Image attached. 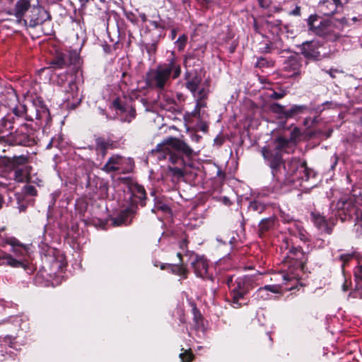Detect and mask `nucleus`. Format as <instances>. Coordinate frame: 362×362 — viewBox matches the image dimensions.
Returning <instances> with one entry per match:
<instances>
[{"label":"nucleus","mask_w":362,"mask_h":362,"mask_svg":"<svg viewBox=\"0 0 362 362\" xmlns=\"http://www.w3.org/2000/svg\"><path fill=\"white\" fill-rule=\"evenodd\" d=\"M152 153L159 160L168 159L172 164L176 165L175 167L170 166L168 173L177 180L184 177L185 173L181 167L185 165V162L182 156L187 158L193 156L194 151L184 141L170 137L158 144Z\"/></svg>","instance_id":"obj_1"},{"label":"nucleus","mask_w":362,"mask_h":362,"mask_svg":"<svg viewBox=\"0 0 362 362\" xmlns=\"http://www.w3.org/2000/svg\"><path fill=\"white\" fill-rule=\"evenodd\" d=\"M181 74V66L175 51L164 63L151 69L146 74V83L151 89L158 91L165 90L171 84L172 79H176Z\"/></svg>","instance_id":"obj_2"},{"label":"nucleus","mask_w":362,"mask_h":362,"mask_svg":"<svg viewBox=\"0 0 362 362\" xmlns=\"http://www.w3.org/2000/svg\"><path fill=\"white\" fill-rule=\"evenodd\" d=\"M287 250L284 260L287 272L282 274L284 284H286L288 281H298L306 262V255L300 247H290L287 240L281 246V250Z\"/></svg>","instance_id":"obj_3"},{"label":"nucleus","mask_w":362,"mask_h":362,"mask_svg":"<svg viewBox=\"0 0 362 362\" xmlns=\"http://www.w3.org/2000/svg\"><path fill=\"white\" fill-rule=\"evenodd\" d=\"M359 198L353 194L342 195L337 202L330 204L329 210L336 219L342 222L355 217L356 223L362 222V210L359 209Z\"/></svg>","instance_id":"obj_4"},{"label":"nucleus","mask_w":362,"mask_h":362,"mask_svg":"<svg viewBox=\"0 0 362 362\" xmlns=\"http://www.w3.org/2000/svg\"><path fill=\"white\" fill-rule=\"evenodd\" d=\"M346 23L344 18L341 20L321 19L316 15H312L308 19L309 30L329 41H335L340 37L343 25Z\"/></svg>","instance_id":"obj_5"},{"label":"nucleus","mask_w":362,"mask_h":362,"mask_svg":"<svg viewBox=\"0 0 362 362\" xmlns=\"http://www.w3.org/2000/svg\"><path fill=\"white\" fill-rule=\"evenodd\" d=\"M285 141L275 139L272 143L264 146L261 149L265 163L270 168L274 179L281 180V168L284 163L283 153H289L291 151L284 144Z\"/></svg>","instance_id":"obj_6"},{"label":"nucleus","mask_w":362,"mask_h":362,"mask_svg":"<svg viewBox=\"0 0 362 362\" xmlns=\"http://www.w3.org/2000/svg\"><path fill=\"white\" fill-rule=\"evenodd\" d=\"M310 175V170L307 168L306 162L293 157L284 162L280 175L281 180L277 181L297 187V182L301 185L303 181H308Z\"/></svg>","instance_id":"obj_7"},{"label":"nucleus","mask_w":362,"mask_h":362,"mask_svg":"<svg viewBox=\"0 0 362 362\" xmlns=\"http://www.w3.org/2000/svg\"><path fill=\"white\" fill-rule=\"evenodd\" d=\"M5 243L11 246V253L0 250V265L23 268L26 270L29 264L26 258L28 247L13 237L7 238Z\"/></svg>","instance_id":"obj_8"},{"label":"nucleus","mask_w":362,"mask_h":362,"mask_svg":"<svg viewBox=\"0 0 362 362\" xmlns=\"http://www.w3.org/2000/svg\"><path fill=\"white\" fill-rule=\"evenodd\" d=\"M226 283L231 296L232 305L238 308L241 306V300L255 287V278L252 276H228Z\"/></svg>","instance_id":"obj_9"},{"label":"nucleus","mask_w":362,"mask_h":362,"mask_svg":"<svg viewBox=\"0 0 362 362\" xmlns=\"http://www.w3.org/2000/svg\"><path fill=\"white\" fill-rule=\"evenodd\" d=\"M132 204L127 209L121 211L117 216L112 220L114 226H119L130 224L132 218L137 209L136 204H140L142 206H145L146 191L143 186L135 185L132 188Z\"/></svg>","instance_id":"obj_10"},{"label":"nucleus","mask_w":362,"mask_h":362,"mask_svg":"<svg viewBox=\"0 0 362 362\" xmlns=\"http://www.w3.org/2000/svg\"><path fill=\"white\" fill-rule=\"evenodd\" d=\"M28 158L25 156H14L8 163L13 169V180L17 182H25L30 179L31 168L27 165Z\"/></svg>","instance_id":"obj_11"},{"label":"nucleus","mask_w":362,"mask_h":362,"mask_svg":"<svg viewBox=\"0 0 362 362\" xmlns=\"http://www.w3.org/2000/svg\"><path fill=\"white\" fill-rule=\"evenodd\" d=\"M35 142L33 129L26 124H22L15 132H11L7 139V143L11 145L32 146Z\"/></svg>","instance_id":"obj_12"},{"label":"nucleus","mask_w":362,"mask_h":362,"mask_svg":"<svg viewBox=\"0 0 362 362\" xmlns=\"http://www.w3.org/2000/svg\"><path fill=\"white\" fill-rule=\"evenodd\" d=\"M49 13L40 6H33L28 15L24 19L25 23L28 26L35 28L50 19Z\"/></svg>","instance_id":"obj_13"},{"label":"nucleus","mask_w":362,"mask_h":362,"mask_svg":"<svg viewBox=\"0 0 362 362\" xmlns=\"http://www.w3.org/2000/svg\"><path fill=\"white\" fill-rule=\"evenodd\" d=\"M301 54L309 60H320L322 58V45L316 40L305 41L298 46Z\"/></svg>","instance_id":"obj_14"},{"label":"nucleus","mask_w":362,"mask_h":362,"mask_svg":"<svg viewBox=\"0 0 362 362\" xmlns=\"http://www.w3.org/2000/svg\"><path fill=\"white\" fill-rule=\"evenodd\" d=\"M76 60H78V58L76 56L72 58L70 54L57 52L55 55L49 62V68L54 70L62 69L72 64H74Z\"/></svg>","instance_id":"obj_15"},{"label":"nucleus","mask_w":362,"mask_h":362,"mask_svg":"<svg viewBox=\"0 0 362 362\" xmlns=\"http://www.w3.org/2000/svg\"><path fill=\"white\" fill-rule=\"evenodd\" d=\"M312 221L315 226L322 231L327 234H331L332 232V227L335 225L336 218L332 214L328 219L322 216L318 212H313L311 214Z\"/></svg>","instance_id":"obj_16"},{"label":"nucleus","mask_w":362,"mask_h":362,"mask_svg":"<svg viewBox=\"0 0 362 362\" xmlns=\"http://www.w3.org/2000/svg\"><path fill=\"white\" fill-rule=\"evenodd\" d=\"M190 259H192V267L197 276L202 279H211V276L208 274V262L204 257H199L192 253Z\"/></svg>","instance_id":"obj_17"},{"label":"nucleus","mask_w":362,"mask_h":362,"mask_svg":"<svg viewBox=\"0 0 362 362\" xmlns=\"http://www.w3.org/2000/svg\"><path fill=\"white\" fill-rule=\"evenodd\" d=\"M66 98L64 101L67 103V106L71 108L76 107L81 101V97L79 94L76 83L71 80L68 83V87L65 89Z\"/></svg>","instance_id":"obj_18"},{"label":"nucleus","mask_w":362,"mask_h":362,"mask_svg":"<svg viewBox=\"0 0 362 362\" xmlns=\"http://www.w3.org/2000/svg\"><path fill=\"white\" fill-rule=\"evenodd\" d=\"M14 117L11 114H7L0 120V144L7 143V139L11 135L10 132L13 127Z\"/></svg>","instance_id":"obj_19"},{"label":"nucleus","mask_w":362,"mask_h":362,"mask_svg":"<svg viewBox=\"0 0 362 362\" xmlns=\"http://www.w3.org/2000/svg\"><path fill=\"white\" fill-rule=\"evenodd\" d=\"M209 90L206 88H202L199 90L198 93L193 95L196 100V105L194 110L192 112V115L195 117L201 118L202 109L206 107V100L208 97Z\"/></svg>","instance_id":"obj_20"},{"label":"nucleus","mask_w":362,"mask_h":362,"mask_svg":"<svg viewBox=\"0 0 362 362\" xmlns=\"http://www.w3.org/2000/svg\"><path fill=\"white\" fill-rule=\"evenodd\" d=\"M112 147V141L105 137L99 136L95 139V150L98 158L102 160L107 154L108 149Z\"/></svg>","instance_id":"obj_21"},{"label":"nucleus","mask_w":362,"mask_h":362,"mask_svg":"<svg viewBox=\"0 0 362 362\" xmlns=\"http://www.w3.org/2000/svg\"><path fill=\"white\" fill-rule=\"evenodd\" d=\"M300 129L298 127H295L291 130L290 136L288 138L283 136H279L276 139H281L285 141L286 143L285 144H284V146L291 152L293 151L296 145L297 141L300 139Z\"/></svg>","instance_id":"obj_22"},{"label":"nucleus","mask_w":362,"mask_h":362,"mask_svg":"<svg viewBox=\"0 0 362 362\" xmlns=\"http://www.w3.org/2000/svg\"><path fill=\"white\" fill-rule=\"evenodd\" d=\"M32 7L30 0H18L11 14H13L18 19H22Z\"/></svg>","instance_id":"obj_23"},{"label":"nucleus","mask_w":362,"mask_h":362,"mask_svg":"<svg viewBox=\"0 0 362 362\" xmlns=\"http://www.w3.org/2000/svg\"><path fill=\"white\" fill-rule=\"evenodd\" d=\"M123 164V158L119 155H113L110 157L107 162L102 168V170L106 173L117 171Z\"/></svg>","instance_id":"obj_24"},{"label":"nucleus","mask_w":362,"mask_h":362,"mask_svg":"<svg viewBox=\"0 0 362 362\" xmlns=\"http://www.w3.org/2000/svg\"><path fill=\"white\" fill-rule=\"evenodd\" d=\"M301 66L300 59L297 53L288 57L284 62V69L287 71L298 72Z\"/></svg>","instance_id":"obj_25"},{"label":"nucleus","mask_w":362,"mask_h":362,"mask_svg":"<svg viewBox=\"0 0 362 362\" xmlns=\"http://www.w3.org/2000/svg\"><path fill=\"white\" fill-rule=\"evenodd\" d=\"M276 221L274 216L262 219L259 223L258 233L259 237H263L264 233L274 229Z\"/></svg>","instance_id":"obj_26"},{"label":"nucleus","mask_w":362,"mask_h":362,"mask_svg":"<svg viewBox=\"0 0 362 362\" xmlns=\"http://www.w3.org/2000/svg\"><path fill=\"white\" fill-rule=\"evenodd\" d=\"M319 11L325 16H331L335 13L337 8L331 0H322L318 4Z\"/></svg>","instance_id":"obj_27"},{"label":"nucleus","mask_w":362,"mask_h":362,"mask_svg":"<svg viewBox=\"0 0 362 362\" xmlns=\"http://www.w3.org/2000/svg\"><path fill=\"white\" fill-rule=\"evenodd\" d=\"M117 107L121 111L119 117L122 122H131L135 118L136 110L133 107L122 108L119 105H118Z\"/></svg>","instance_id":"obj_28"},{"label":"nucleus","mask_w":362,"mask_h":362,"mask_svg":"<svg viewBox=\"0 0 362 362\" xmlns=\"http://www.w3.org/2000/svg\"><path fill=\"white\" fill-rule=\"evenodd\" d=\"M307 110L308 107L306 105H293L290 109L286 110V119L303 114Z\"/></svg>","instance_id":"obj_29"},{"label":"nucleus","mask_w":362,"mask_h":362,"mask_svg":"<svg viewBox=\"0 0 362 362\" xmlns=\"http://www.w3.org/2000/svg\"><path fill=\"white\" fill-rule=\"evenodd\" d=\"M201 78L195 76L189 79L186 83L187 88L192 92L193 95L194 93H198L199 90H200L202 88H204L203 86H201Z\"/></svg>","instance_id":"obj_30"},{"label":"nucleus","mask_w":362,"mask_h":362,"mask_svg":"<svg viewBox=\"0 0 362 362\" xmlns=\"http://www.w3.org/2000/svg\"><path fill=\"white\" fill-rule=\"evenodd\" d=\"M269 110L278 115V117L281 119H286V110L284 105H281L279 103H274L269 105Z\"/></svg>","instance_id":"obj_31"},{"label":"nucleus","mask_w":362,"mask_h":362,"mask_svg":"<svg viewBox=\"0 0 362 362\" xmlns=\"http://www.w3.org/2000/svg\"><path fill=\"white\" fill-rule=\"evenodd\" d=\"M270 291L274 293L279 292V287L276 285H266L264 287L259 288L257 291V296L263 300L267 299V296H263V293Z\"/></svg>","instance_id":"obj_32"},{"label":"nucleus","mask_w":362,"mask_h":362,"mask_svg":"<svg viewBox=\"0 0 362 362\" xmlns=\"http://www.w3.org/2000/svg\"><path fill=\"white\" fill-rule=\"evenodd\" d=\"M267 206L266 204L259 200H254L250 202L248 208L250 211L261 214L267 209Z\"/></svg>","instance_id":"obj_33"},{"label":"nucleus","mask_w":362,"mask_h":362,"mask_svg":"<svg viewBox=\"0 0 362 362\" xmlns=\"http://www.w3.org/2000/svg\"><path fill=\"white\" fill-rule=\"evenodd\" d=\"M158 92L160 93L159 97L166 103V105H165L164 107L166 110H170L175 104V99L168 95L165 90Z\"/></svg>","instance_id":"obj_34"},{"label":"nucleus","mask_w":362,"mask_h":362,"mask_svg":"<svg viewBox=\"0 0 362 362\" xmlns=\"http://www.w3.org/2000/svg\"><path fill=\"white\" fill-rule=\"evenodd\" d=\"M188 37L185 34L180 35L177 40L175 42V47L179 52H182L187 43Z\"/></svg>","instance_id":"obj_35"},{"label":"nucleus","mask_w":362,"mask_h":362,"mask_svg":"<svg viewBox=\"0 0 362 362\" xmlns=\"http://www.w3.org/2000/svg\"><path fill=\"white\" fill-rule=\"evenodd\" d=\"M36 119L39 120H45V124L48 125L50 121L49 112L48 109L42 108L40 112L37 111Z\"/></svg>","instance_id":"obj_36"},{"label":"nucleus","mask_w":362,"mask_h":362,"mask_svg":"<svg viewBox=\"0 0 362 362\" xmlns=\"http://www.w3.org/2000/svg\"><path fill=\"white\" fill-rule=\"evenodd\" d=\"M294 226L296 227V232L293 231L295 235L298 236L302 241H307L308 237H307V232L305 230L301 227L298 223H294Z\"/></svg>","instance_id":"obj_37"},{"label":"nucleus","mask_w":362,"mask_h":362,"mask_svg":"<svg viewBox=\"0 0 362 362\" xmlns=\"http://www.w3.org/2000/svg\"><path fill=\"white\" fill-rule=\"evenodd\" d=\"M23 194L25 196L34 197L37 195V189L35 187L30 185H25L23 189Z\"/></svg>","instance_id":"obj_38"},{"label":"nucleus","mask_w":362,"mask_h":362,"mask_svg":"<svg viewBox=\"0 0 362 362\" xmlns=\"http://www.w3.org/2000/svg\"><path fill=\"white\" fill-rule=\"evenodd\" d=\"M155 204L154 207L152 209L153 212H155L156 210H160L162 211H168L169 209V207L163 204L162 202L157 200L156 198H155Z\"/></svg>","instance_id":"obj_39"},{"label":"nucleus","mask_w":362,"mask_h":362,"mask_svg":"<svg viewBox=\"0 0 362 362\" xmlns=\"http://www.w3.org/2000/svg\"><path fill=\"white\" fill-rule=\"evenodd\" d=\"M26 112V107L24 105L20 104L13 108V113L16 117H22Z\"/></svg>","instance_id":"obj_40"},{"label":"nucleus","mask_w":362,"mask_h":362,"mask_svg":"<svg viewBox=\"0 0 362 362\" xmlns=\"http://www.w3.org/2000/svg\"><path fill=\"white\" fill-rule=\"evenodd\" d=\"M286 95L285 90H280L279 92L273 91L272 93L268 95V98L274 100H279L283 98Z\"/></svg>","instance_id":"obj_41"},{"label":"nucleus","mask_w":362,"mask_h":362,"mask_svg":"<svg viewBox=\"0 0 362 362\" xmlns=\"http://www.w3.org/2000/svg\"><path fill=\"white\" fill-rule=\"evenodd\" d=\"M180 358L182 362H190L192 361L194 356L190 351H186L180 354Z\"/></svg>","instance_id":"obj_42"},{"label":"nucleus","mask_w":362,"mask_h":362,"mask_svg":"<svg viewBox=\"0 0 362 362\" xmlns=\"http://www.w3.org/2000/svg\"><path fill=\"white\" fill-rule=\"evenodd\" d=\"M99 189L100 190V197L104 198L107 196L108 185L107 183L100 181Z\"/></svg>","instance_id":"obj_43"},{"label":"nucleus","mask_w":362,"mask_h":362,"mask_svg":"<svg viewBox=\"0 0 362 362\" xmlns=\"http://www.w3.org/2000/svg\"><path fill=\"white\" fill-rule=\"evenodd\" d=\"M272 62L268 61L267 59L264 57H259L257 59L256 66L257 67H269L271 66Z\"/></svg>","instance_id":"obj_44"},{"label":"nucleus","mask_w":362,"mask_h":362,"mask_svg":"<svg viewBox=\"0 0 362 362\" xmlns=\"http://www.w3.org/2000/svg\"><path fill=\"white\" fill-rule=\"evenodd\" d=\"M145 48H146L148 54L149 55H152V54H155V52L156 51V48H157L156 43L153 42V43L146 44L145 45Z\"/></svg>","instance_id":"obj_45"},{"label":"nucleus","mask_w":362,"mask_h":362,"mask_svg":"<svg viewBox=\"0 0 362 362\" xmlns=\"http://www.w3.org/2000/svg\"><path fill=\"white\" fill-rule=\"evenodd\" d=\"M280 218L281 221H284V223H290L293 220L292 216H291L288 214H286V212L281 210H280Z\"/></svg>","instance_id":"obj_46"},{"label":"nucleus","mask_w":362,"mask_h":362,"mask_svg":"<svg viewBox=\"0 0 362 362\" xmlns=\"http://www.w3.org/2000/svg\"><path fill=\"white\" fill-rule=\"evenodd\" d=\"M150 23H151V25H153L155 28L162 29V30L165 29V26L161 22L151 21Z\"/></svg>","instance_id":"obj_47"},{"label":"nucleus","mask_w":362,"mask_h":362,"mask_svg":"<svg viewBox=\"0 0 362 362\" xmlns=\"http://www.w3.org/2000/svg\"><path fill=\"white\" fill-rule=\"evenodd\" d=\"M260 7L263 8H268L270 5V0H257Z\"/></svg>","instance_id":"obj_48"},{"label":"nucleus","mask_w":362,"mask_h":362,"mask_svg":"<svg viewBox=\"0 0 362 362\" xmlns=\"http://www.w3.org/2000/svg\"><path fill=\"white\" fill-rule=\"evenodd\" d=\"M334 4L336 5V7L338 8H342L343 5L346 4L348 2L347 0H344L343 1L342 0H331Z\"/></svg>","instance_id":"obj_49"},{"label":"nucleus","mask_w":362,"mask_h":362,"mask_svg":"<svg viewBox=\"0 0 362 362\" xmlns=\"http://www.w3.org/2000/svg\"><path fill=\"white\" fill-rule=\"evenodd\" d=\"M190 137L192 141L196 143H198L202 139V136L200 135L193 132L190 134Z\"/></svg>","instance_id":"obj_50"},{"label":"nucleus","mask_w":362,"mask_h":362,"mask_svg":"<svg viewBox=\"0 0 362 362\" xmlns=\"http://www.w3.org/2000/svg\"><path fill=\"white\" fill-rule=\"evenodd\" d=\"M338 156L334 154L332 158H331V160H332V165H331V169H334L335 168V166L337 165V163H338Z\"/></svg>","instance_id":"obj_51"},{"label":"nucleus","mask_w":362,"mask_h":362,"mask_svg":"<svg viewBox=\"0 0 362 362\" xmlns=\"http://www.w3.org/2000/svg\"><path fill=\"white\" fill-rule=\"evenodd\" d=\"M338 156L334 154L332 158H331V160H332V165H331V169H334L335 168V166L337 165V163H338Z\"/></svg>","instance_id":"obj_52"},{"label":"nucleus","mask_w":362,"mask_h":362,"mask_svg":"<svg viewBox=\"0 0 362 362\" xmlns=\"http://www.w3.org/2000/svg\"><path fill=\"white\" fill-rule=\"evenodd\" d=\"M291 15L298 16L300 15V7L296 6V8L290 12Z\"/></svg>","instance_id":"obj_53"},{"label":"nucleus","mask_w":362,"mask_h":362,"mask_svg":"<svg viewBox=\"0 0 362 362\" xmlns=\"http://www.w3.org/2000/svg\"><path fill=\"white\" fill-rule=\"evenodd\" d=\"M322 106H326L327 108H334L336 107V104L332 101H326L322 105Z\"/></svg>","instance_id":"obj_54"},{"label":"nucleus","mask_w":362,"mask_h":362,"mask_svg":"<svg viewBox=\"0 0 362 362\" xmlns=\"http://www.w3.org/2000/svg\"><path fill=\"white\" fill-rule=\"evenodd\" d=\"M187 240L186 238H184L180 243V249H182L183 251H185V248L187 247Z\"/></svg>","instance_id":"obj_55"},{"label":"nucleus","mask_w":362,"mask_h":362,"mask_svg":"<svg viewBox=\"0 0 362 362\" xmlns=\"http://www.w3.org/2000/svg\"><path fill=\"white\" fill-rule=\"evenodd\" d=\"M352 257V255H341L340 256V259L344 262H348L351 258Z\"/></svg>","instance_id":"obj_56"},{"label":"nucleus","mask_w":362,"mask_h":362,"mask_svg":"<svg viewBox=\"0 0 362 362\" xmlns=\"http://www.w3.org/2000/svg\"><path fill=\"white\" fill-rule=\"evenodd\" d=\"M179 273L178 274L181 276H182L183 278H186L187 277V270L183 268V267H179Z\"/></svg>","instance_id":"obj_57"},{"label":"nucleus","mask_w":362,"mask_h":362,"mask_svg":"<svg viewBox=\"0 0 362 362\" xmlns=\"http://www.w3.org/2000/svg\"><path fill=\"white\" fill-rule=\"evenodd\" d=\"M272 44L267 43L265 46L262 48L263 52L269 53L272 52Z\"/></svg>","instance_id":"obj_58"},{"label":"nucleus","mask_w":362,"mask_h":362,"mask_svg":"<svg viewBox=\"0 0 362 362\" xmlns=\"http://www.w3.org/2000/svg\"><path fill=\"white\" fill-rule=\"evenodd\" d=\"M326 73H327L332 78H334L335 74L337 73V70H336V69L327 70Z\"/></svg>","instance_id":"obj_59"},{"label":"nucleus","mask_w":362,"mask_h":362,"mask_svg":"<svg viewBox=\"0 0 362 362\" xmlns=\"http://www.w3.org/2000/svg\"><path fill=\"white\" fill-rule=\"evenodd\" d=\"M176 35L177 30L175 29H173L169 37L172 40H173L176 37Z\"/></svg>","instance_id":"obj_60"},{"label":"nucleus","mask_w":362,"mask_h":362,"mask_svg":"<svg viewBox=\"0 0 362 362\" xmlns=\"http://www.w3.org/2000/svg\"><path fill=\"white\" fill-rule=\"evenodd\" d=\"M139 18L144 23L147 21V17L145 13H139Z\"/></svg>","instance_id":"obj_61"},{"label":"nucleus","mask_w":362,"mask_h":362,"mask_svg":"<svg viewBox=\"0 0 362 362\" xmlns=\"http://www.w3.org/2000/svg\"><path fill=\"white\" fill-rule=\"evenodd\" d=\"M40 247H42V249L43 250H45V252H47V251L46 248H47V247H48V245H46V244H45L44 243H42H42L40 244Z\"/></svg>","instance_id":"obj_62"},{"label":"nucleus","mask_w":362,"mask_h":362,"mask_svg":"<svg viewBox=\"0 0 362 362\" xmlns=\"http://www.w3.org/2000/svg\"><path fill=\"white\" fill-rule=\"evenodd\" d=\"M26 207L27 206L24 204H19V206H18V209H19L20 211H24L26 209Z\"/></svg>","instance_id":"obj_63"},{"label":"nucleus","mask_w":362,"mask_h":362,"mask_svg":"<svg viewBox=\"0 0 362 362\" xmlns=\"http://www.w3.org/2000/svg\"><path fill=\"white\" fill-rule=\"evenodd\" d=\"M342 289H343L344 291H346L348 290V286L346 285V282L342 286Z\"/></svg>","instance_id":"obj_64"}]
</instances>
